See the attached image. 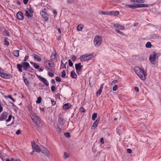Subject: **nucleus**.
I'll use <instances>...</instances> for the list:
<instances>
[{
    "label": "nucleus",
    "instance_id": "nucleus-31",
    "mask_svg": "<svg viewBox=\"0 0 161 161\" xmlns=\"http://www.w3.org/2000/svg\"><path fill=\"white\" fill-rule=\"evenodd\" d=\"M30 64L32 65L36 69H39V66L37 65L36 63H33L32 62H30Z\"/></svg>",
    "mask_w": 161,
    "mask_h": 161
},
{
    "label": "nucleus",
    "instance_id": "nucleus-39",
    "mask_svg": "<svg viewBox=\"0 0 161 161\" xmlns=\"http://www.w3.org/2000/svg\"><path fill=\"white\" fill-rule=\"evenodd\" d=\"M7 97L11 99L13 102H15V100L12 97L11 95H8Z\"/></svg>",
    "mask_w": 161,
    "mask_h": 161
},
{
    "label": "nucleus",
    "instance_id": "nucleus-63",
    "mask_svg": "<svg viewBox=\"0 0 161 161\" xmlns=\"http://www.w3.org/2000/svg\"><path fill=\"white\" fill-rule=\"evenodd\" d=\"M20 132H21L20 130H18L16 132V134L17 135H19L20 133Z\"/></svg>",
    "mask_w": 161,
    "mask_h": 161
},
{
    "label": "nucleus",
    "instance_id": "nucleus-32",
    "mask_svg": "<svg viewBox=\"0 0 161 161\" xmlns=\"http://www.w3.org/2000/svg\"><path fill=\"white\" fill-rule=\"evenodd\" d=\"M83 26L81 24L79 25L77 27V30L78 31H81L83 29Z\"/></svg>",
    "mask_w": 161,
    "mask_h": 161
},
{
    "label": "nucleus",
    "instance_id": "nucleus-50",
    "mask_svg": "<svg viewBox=\"0 0 161 161\" xmlns=\"http://www.w3.org/2000/svg\"><path fill=\"white\" fill-rule=\"evenodd\" d=\"M28 110L29 111L31 112L32 110V107L30 105H28L27 107Z\"/></svg>",
    "mask_w": 161,
    "mask_h": 161
},
{
    "label": "nucleus",
    "instance_id": "nucleus-56",
    "mask_svg": "<svg viewBox=\"0 0 161 161\" xmlns=\"http://www.w3.org/2000/svg\"><path fill=\"white\" fill-rule=\"evenodd\" d=\"M111 11H106L105 12V15H110Z\"/></svg>",
    "mask_w": 161,
    "mask_h": 161
},
{
    "label": "nucleus",
    "instance_id": "nucleus-59",
    "mask_svg": "<svg viewBox=\"0 0 161 161\" xmlns=\"http://www.w3.org/2000/svg\"><path fill=\"white\" fill-rule=\"evenodd\" d=\"M72 59L73 62H74L76 59V57L75 55H73L72 58Z\"/></svg>",
    "mask_w": 161,
    "mask_h": 161
},
{
    "label": "nucleus",
    "instance_id": "nucleus-15",
    "mask_svg": "<svg viewBox=\"0 0 161 161\" xmlns=\"http://www.w3.org/2000/svg\"><path fill=\"white\" fill-rule=\"evenodd\" d=\"M8 113L6 112L3 113L1 115L0 121H3L5 120L8 116Z\"/></svg>",
    "mask_w": 161,
    "mask_h": 161
},
{
    "label": "nucleus",
    "instance_id": "nucleus-58",
    "mask_svg": "<svg viewBox=\"0 0 161 161\" xmlns=\"http://www.w3.org/2000/svg\"><path fill=\"white\" fill-rule=\"evenodd\" d=\"M99 14L102 15H105V12L103 11H100L99 12Z\"/></svg>",
    "mask_w": 161,
    "mask_h": 161
},
{
    "label": "nucleus",
    "instance_id": "nucleus-21",
    "mask_svg": "<svg viewBox=\"0 0 161 161\" xmlns=\"http://www.w3.org/2000/svg\"><path fill=\"white\" fill-rule=\"evenodd\" d=\"M39 78L41 80V81L43 82L46 86H48L49 85L48 82L46 79L41 77V76H39Z\"/></svg>",
    "mask_w": 161,
    "mask_h": 161
},
{
    "label": "nucleus",
    "instance_id": "nucleus-35",
    "mask_svg": "<svg viewBox=\"0 0 161 161\" xmlns=\"http://www.w3.org/2000/svg\"><path fill=\"white\" fill-rule=\"evenodd\" d=\"M23 79H24V81L25 84L26 85H28L29 84V82L27 78L24 76H23Z\"/></svg>",
    "mask_w": 161,
    "mask_h": 161
},
{
    "label": "nucleus",
    "instance_id": "nucleus-51",
    "mask_svg": "<svg viewBox=\"0 0 161 161\" xmlns=\"http://www.w3.org/2000/svg\"><path fill=\"white\" fill-rule=\"evenodd\" d=\"M4 44L7 46H8L9 43L8 41H7L6 39H5L4 40Z\"/></svg>",
    "mask_w": 161,
    "mask_h": 161
},
{
    "label": "nucleus",
    "instance_id": "nucleus-62",
    "mask_svg": "<svg viewBox=\"0 0 161 161\" xmlns=\"http://www.w3.org/2000/svg\"><path fill=\"white\" fill-rule=\"evenodd\" d=\"M127 153H132V151L130 149H127Z\"/></svg>",
    "mask_w": 161,
    "mask_h": 161
},
{
    "label": "nucleus",
    "instance_id": "nucleus-5",
    "mask_svg": "<svg viewBox=\"0 0 161 161\" xmlns=\"http://www.w3.org/2000/svg\"><path fill=\"white\" fill-rule=\"evenodd\" d=\"M50 60H47L45 62L46 68L49 71H53L55 70V66L53 63L51 64Z\"/></svg>",
    "mask_w": 161,
    "mask_h": 161
},
{
    "label": "nucleus",
    "instance_id": "nucleus-53",
    "mask_svg": "<svg viewBox=\"0 0 161 161\" xmlns=\"http://www.w3.org/2000/svg\"><path fill=\"white\" fill-rule=\"evenodd\" d=\"M80 111L81 112H84L85 111V110L84 108L83 107H81L80 108Z\"/></svg>",
    "mask_w": 161,
    "mask_h": 161
},
{
    "label": "nucleus",
    "instance_id": "nucleus-9",
    "mask_svg": "<svg viewBox=\"0 0 161 161\" xmlns=\"http://www.w3.org/2000/svg\"><path fill=\"white\" fill-rule=\"evenodd\" d=\"M65 121H64V119L63 117H59L58 126L64 128L65 126Z\"/></svg>",
    "mask_w": 161,
    "mask_h": 161
},
{
    "label": "nucleus",
    "instance_id": "nucleus-4",
    "mask_svg": "<svg viewBox=\"0 0 161 161\" xmlns=\"http://www.w3.org/2000/svg\"><path fill=\"white\" fill-rule=\"evenodd\" d=\"M48 10V8H45L40 13L42 18L45 22H47L48 20V16L49 15L47 13Z\"/></svg>",
    "mask_w": 161,
    "mask_h": 161
},
{
    "label": "nucleus",
    "instance_id": "nucleus-52",
    "mask_svg": "<svg viewBox=\"0 0 161 161\" xmlns=\"http://www.w3.org/2000/svg\"><path fill=\"white\" fill-rule=\"evenodd\" d=\"M48 75L51 77H53L54 76V74L53 73L48 72Z\"/></svg>",
    "mask_w": 161,
    "mask_h": 161
},
{
    "label": "nucleus",
    "instance_id": "nucleus-34",
    "mask_svg": "<svg viewBox=\"0 0 161 161\" xmlns=\"http://www.w3.org/2000/svg\"><path fill=\"white\" fill-rule=\"evenodd\" d=\"M97 114L96 113H93L92 116V119L93 120H95L97 117Z\"/></svg>",
    "mask_w": 161,
    "mask_h": 161
},
{
    "label": "nucleus",
    "instance_id": "nucleus-24",
    "mask_svg": "<svg viewBox=\"0 0 161 161\" xmlns=\"http://www.w3.org/2000/svg\"><path fill=\"white\" fill-rule=\"evenodd\" d=\"M87 60H88L92 58L93 57V55L92 53L89 54H86Z\"/></svg>",
    "mask_w": 161,
    "mask_h": 161
},
{
    "label": "nucleus",
    "instance_id": "nucleus-23",
    "mask_svg": "<svg viewBox=\"0 0 161 161\" xmlns=\"http://www.w3.org/2000/svg\"><path fill=\"white\" fill-rule=\"evenodd\" d=\"M34 57L35 59L38 62H40L41 61V58L38 55L35 54H34Z\"/></svg>",
    "mask_w": 161,
    "mask_h": 161
},
{
    "label": "nucleus",
    "instance_id": "nucleus-3",
    "mask_svg": "<svg viewBox=\"0 0 161 161\" xmlns=\"http://www.w3.org/2000/svg\"><path fill=\"white\" fill-rule=\"evenodd\" d=\"M160 56V53H156L155 52H153V54L150 55L149 57V60L152 64H155L157 62L156 58H158V57Z\"/></svg>",
    "mask_w": 161,
    "mask_h": 161
},
{
    "label": "nucleus",
    "instance_id": "nucleus-2",
    "mask_svg": "<svg viewBox=\"0 0 161 161\" xmlns=\"http://www.w3.org/2000/svg\"><path fill=\"white\" fill-rule=\"evenodd\" d=\"M17 67L19 72H22L23 71L22 68L24 70L27 71L30 69L31 66L28 62H22L21 64H17Z\"/></svg>",
    "mask_w": 161,
    "mask_h": 161
},
{
    "label": "nucleus",
    "instance_id": "nucleus-26",
    "mask_svg": "<svg viewBox=\"0 0 161 161\" xmlns=\"http://www.w3.org/2000/svg\"><path fill=\"white\" fill-rule=\"evenodd\" d=\"M3 35L4 36H10L9 32L5 28H3Z\"/></svg>",
    "mask_w": 161,
    "mask_h": 161
},
{
    "label": "nucleus",
    "instance_id": "nucleus-10",
    "mask_svg": "<svg viewBox=\"0 0 161 161\" xmlns=\"http://www.w3.org/2000/svg\"><path fill=\"white\" fill-rule=\"evenodd\" d=\"M0 76L6 79H9L12 77L11 75L4 73L3 70L1 69V68H0Z\"/></svg>",
    "mask_w": 161,
    "mask_h": 161
},
{
    "label": "nucleus",
    "instance_id": "nucleus-55",
    "mask_svg": "<svg viewBox=\"0 0 161 161\" xmlns=\"http://www.w3.org/2000/svg\"><path fill=\"white\" fill-rule=\"evenodd\" d=\"M51 101L52 105V106H54L56 104V102L55 101H54L53 100H51Z\"/></svg>",
    "mask_w": 161,
    "mask_h": 161
},
{
    "label": "nucleus",
    "instance_id": "nucleus-57",
    "mask_svg": "<svg viewBox=\"0 0 161 161\" xmlns=\"http://www.w3.org/2000/svg\"><path fill=\"white\" fill-rule=\"evenodd\" d=\"M29 56L28 55L26 56L25 57L24 61L25 62V61H26L29 58Z\"/></svg>",
    "mask_w": 161,
    "mask_h": 161
},
{
    "label": "nucleus",
    "instance_id": "nucleus-29",
    "mask_svg": "<svg viewBox=\"0 0 161 161\" xmlns=\"http://www.w3.org/2000/svg\"><path fill=\"white\" fill-rule=\"evenodd\" d=\"M19 50H14L13 52L14 55L16 57L19 56Z\"/></svg>",
    "mask_w": 161,
    "mask_h": 161
},
{
    "label": "nucleus",
    "instance_id": "nucleus-7",
    "mask_svg": "<svg viewBox=\"0 0 161 161\" xmlns=\"http://www.w3.org/2000/svg\"><path fill=\"white\" fill-rule=\"evenodd\" d=\"M34 123L36 125H39L41 124V119L37 116L36 114H33L31 116Z\"/></svg>",
    "mask_w": 161,
    "mask_h": 161
},
{
    "label": "nucleus",
    "instance_id": "nucleus-64",
    "mask_svg": "<svg viewBox=\"0 0 161 161\" xmlns=\"http://www.w3.org/2000/svg\"><path fill=\"white\" fill-rule=\"evenodd\" d=\"M53 14L55 15V16L57 14V12L56 10H54L53 11Z\"/></svg>",
    "mask_w": 161,
    "mask_h": 161
},
{
    "label": "nucleus",
    "instance_id": "nucleus-14",
    "mask_svg": "<svg viewBox=\"0 0 161 161\" xmlns=\"http://www.w3.org/2000/svg\"><path fill=\"white\" fill-rule=\"evenodd\" d=\"M51 60L54 61V60H57L58 59V54L56 53V52L55 49H54V51L52 53L50 57Z\"/></svg>",
    "mask_w": 161,
    "mask_h": 161
},
{
    "label": "nucleus",
    "instance_id": "nucleus-6",
    "mask_svg": "<svg viewBox=\"0 0 161 161\" xmlns=\"http://www.w3.org/2000/svg\"><path fill=\"white\" fill-rule=\"evenodd\" d=\"M102 42V36L100 35L95 36L94 40V43L96 47L99 46Z\"/></svg>",
    "mask_w": 161,
    "mask_h": 161
},
{
    "label": "nucleus",
    "instance_id": "nucleus-25",
    "mask_svg": "<svg viewBox=\"0 0 161 161\" xmlns=\"http://www.w3.org/2000/svg\"><path fill=\"white\" fill-rule=\"evenodd\" d=\"M70 75L72 78L75 79L77 78V75L75 74V72L74 70L71 71L70 73Z\"/></svg>",
    "mask_w": 161,
    "mask_h": 161
},
{
    "label": "nucleus",
    "instance_id": "nucleus-18",
    "mask_svg": "<svg viewBox=\"0 0 161 161\" xmlns=\"http://www.w3.org/2000/svg\"><path fill=\"white\" fill-rule=\"evenodd\" d=\"M114 26L116 28V29H118V30H124L125 27L124 26L122 25L118 24H115L114 25Z\"/></svg>",
    "mask_w": 161,
    "mask_h": 161
},
{
    "label": "nucleus",
    "instance_id": "nucleus-54",
    "mask_svg": "<svg viewBox=\"0 0 161 161\" xmlns=\"http://www.w3.org/2000/svg\"><path fill=\"white\" fill-rule=\"evenodd\" d=\"M100 142L102 144H104V139L103 138H101L100 139Z\"/></svg>",
    "mask_w": 161,
    "mask_h": 161
},
{
    "label": "nucleus",
    "instance_id": "nucleus-12",
    "mask_svg": "<svg viewBox=\"0 0 161 161\" xmlns=\"http://www.w3.org/2000/svg\"><path fill=\"white\" fill-rule=\"evenodd\" d=\"M75 66L77 73L78 74H80L81 73V70L83 66V65H81V64L80 63H79L78 64H75Z\"/></svg>",
    "mask_w": 161,
    "mask_h": 161
},
{
    "label": "nucleus",
    "instance_id": "nucleus-61",
    "mask_svg": "<svg viewBox=\"0 0 161 161\" xmlns=\"http://www.w3.org/2000/svg\"><path fill=\"white\" fill-rule=\"evenodd\" d=\"M29 1V0H23V3L25 4H26Z\"/></svg>",
    "mask_w": 161,
    "mask_h": 161
},
{
    "label": "nucleus",
    "instance_id": "nucleus-27",
    "mask_svg": "<svg viewBox=\"0 0 161 161\" xmlns=\"http://www.w3.org/2000/svg\"><path fill=\"white\" fill-rule=\"evenodd\" d=\"M150 6H152V5H148L147 4H137L138 8L148 7Z\"/></svg>",
    "mask_w": 161,
    "mask_h": 161
},
{
    "label": "nucleus",
    "instance_id": "nucleus-45",
    "mask_svg": "<svg viewBox=\"0 0 161 161\" xmlns=\"http://www.w3.org/2000/svg\"><path fill=\"white\" fill-rule=\"evenodd\" d=\"M118 81L116 80H114L111 82V84L112 85H114Z\"/></svg>",
    "mask_w": 161,
    "mask_h": 161
},
{
    "label": "nucleus",
    "instance_id": "nucleus-16",
    "mask_svg": "<svg viewBox=\"0 0 161 161\" xmlns=\"http://www.w3.org/2000/svg\"><path fill=\"white\" fill-rule=\"evenodd\" d=\"M17 19L20 20H21L24 19L23 14L21 11H19L16 14Z\"/></svg>",
    "mask_w": 161,
    "mask_h": 161
},
{
    "label": "nucleus",
    "instance_id": "nucleus-41",
    "mask_svg": "<svg viewBox=\"0 0 161 161\" xmlns=\"http://www.w3.org/2000/svg\"><path fill=\"white\" fill-rule=\"evenodd\" d=\"M55 80L57 82H60L61 81V79L58 76H57L55 77Z\"/></svg>",
    "mask_w": 161,
    "mask_h": 161
},
{
    "label": "nucleus",
    "instance_id": "nucleus-60",
    "mask_svg": "<svg viewBox=\"0 0 161 161\" xmlns=\"http://www.w3.org/2000/svg\"><path fill=\"white\" fill-rule=\"evenodd\" d=\"M135 91L136 92H138L139 91V89L136 86H135Z\"/></svg>",
    "mask_w": 161,
    "mask_h": 161
},
{
    "label": "nucleus",
    "instance_id": "nucleus-36",
    "mask_svg": "<svg viewBox=\"0 0 161 161\" xmlns=\"http://www.w3.org/2000/svg\"><path fill=\"white\" fill-rule=\"evenodd\" d=\"M102 91V90L99 89L96 93L97 96L99 97L101 94Z\"/></svg>",
    "mask_w": 161,
    "mask_h": 161
},
{
    "label": "nucleus",
    "instance_id": "nucleus-1",
    "mask_svg": "<svg viewBox=\"0 0 161 161\" xmlns=\"http://www.w3.org/2000/svg\"><path fill=\"white\" fill-rule=\"evenodd\" d=\"M134 70L136 73L141 79L143 80H146L147 73L144 70L138 67H135L134 68Z\"/></svg>",
    "mask_w": 161,
    "mask_h": 161
},
{
    "label": "nucleus",
    "instance_id": "nucleus-40",
    "mask_svg": "<svg viewBox=\"0 0 161 161\" xmlns=\"http://www.w3.org/2000/svg\"><path fill=\"white\" fill-rule=\"evenodd\" d=\"M64 135L67 138H69L70 136V134L69 132L65 133Z\"/></svg>",
    "mask_w": 161,
    "mask_h": 161
},
{
    "label": "nucleus",
    "instance_id": "nucleus-11",
    "mask_svg": "<svg viewBox=\"0 0 161 161\" xmlns=\"http://www.w3.org/2000/svg\"><path fill=\"white\" fill-rule=\"evenodd\" d=\"M41 151L47 157H49L50 156V154L47 148L43 146H42L41 148Z\"/></svg>",
    "mask_w": 161,
    "mask_h": 161
},
{
    "label": "nucleus",
    "instance_id": "nucleus-20",
    "mask_svg": "<svg viewBox=\"0 0 161 161\" xmlns=\"http://www.w3.org/2000/svg\"><path fill=\"white\" fill-rule=\"evenodd\" d=\"M145 1V0H130L131 3H143Z\"/></svg>",
    "mask_w": 161,
    "mask_h": 161
},
{
    "label": "nucleus",
    "instance_id": "nucleus-30",
    "mask_svg": "<svg viewBox=\"0 0 161 161\" xmlns=\"http://www.w3.org/2000/svg\"><path fill=\"white\" fill-rule=\"evenodd\" d=\"M127 6L128 8H138L137 4L134 5H128Z\"/></svg>",
    "mask_w": 161,
    "mask_h": 161
},
{
    "label": "nucleus",
    "instance_id": "nucleus-43",
    "mask_svg": "<svg viewBox=\"0 0 161 161\" xmlns=\"http://www.w3.org/2000/svg\"><path fill=\"white\" fill-rule=\"evenodd\" d=\"M69 157V155L66 152H65L64 153V158L65 159H66Z\"/></svg>",
    "mask_w": 161,
    "mask_h": 161
},
{
    "label": "nucleus",
    "instance_id": "nucleus-47",
    "mask_svg": "<svg viewBox=\"0 0 161 161\" xmlns=\"http://www.w3.org/2000/svg\"><path fill=\"white\" fill-rule=\"evenodd\" d=\"M118 88L117 85H115L113 88V90L114 91H116Z\"/></svg>",
    "mask_w": 161,
    "mask_h": 161
},
{
    "label": "nucleus",
    "instance_id": "nucleus-8",
    "mask_svg": "<svg viewBox=\"0 0 161 161\" xmlns=\"http://www.w3.org/2000/svg\"><path fill=\"white\" fill-rule=\"evenodd\" d=\"M33 13V9L30 6L29 8H27L25 10V15L28 18L32 16V13Z\"/></svg>",
    "mask_w": 161,
    "mask_h": 161
},
{
    "label": "nucleus",
    "instance_id": "nucleus-37",
    "mask_svg": "<svg viewBox=\"0 0 161 161\" xmlns=\"http://www.w3.org/2000/svg\"><path fill=\"white\" fill-rule=\"evenodd\" d=\"M42 98L41 97H39L38 98L37 100L36 101V103L38 104H39L41 103L42 100Z\"/></svg>",
    "mask_w": 161,
    "mask_h": 161
},
{
    "label": "nucleus",
    "instance_id": "nucleus-44",
    "mask_svg": "<svg viewBox=\"0 0 161 161\" xmlns=\"http://www.w3.org/2000/svg\"><path fill=\"white\" fill-rule=\"evenodd\" d=\"M69 65L70 67H72L73 65V64L71 59H69L68 61Z\"/></svg>",
    "mask_w": 161,
    "mask_h": 161
},
{
    "label": "nucleus",
    "instance_id": "nucleus-49",
    "mask_svg": "<svg viewBox=\"0 0 161 161\" xmlns=\"http://www.w3.org/2000/svg\"><path fill=\"white\" fill-rule=\"evenodd\" d=\"M12 118V116L11 115H9L8 116V118L6 120V121L7 122H9L11 120V119Z\"/></svg>",
    "mask_w": 161,
    "mask_h": 161
},
{
    "label": "nucleus",
    "instance_id": "nucleus-13",
    "mask_svg": "<svg viewBox=\"0 0 161 161\" xmlns=\"http://www.w3.org/2000/svg\"><path fill=\"white\" fill-rule=\"evenodd\" d=\"M32 147L33 150L35 151L36 152L39 153L41 151V148L37 145L36 144V142L33 141L31 142Z\"/></svg>",
    "mask_w": 161,
    "mask_h": 161
},
{
    "label": "nucleus",
    "instance_id": "nucleus-17",
    "mask_svg": "<svg viewBox=\"0 0 161 161\" xmlns=\"http://www.w3.org/2000/svg\"><path fill=\"white\" fill-rule=\"evenodd\" d=\"M99 121L100 118H97L96 121L94 122V123H93V125L91 127L92 129H94L97 126Z\"/></svg>",
    "mask_w": 161,
    "mask_h": 161
},
{
    "label": "nucleus",
    "instance_id": "nucleus-46",
    "mask_svg": "<svg viewBox=\"0 0 161 161\" xmlns=\"http://www.w3.org/2000/svg\"><path fill=\"white\" fill-rule=\"evenodd\" d=\"M51 91L52 92H54L56 90V87L55 86H52L51 88Z\"/></svg>",
    "mask_w": 161,
    "mask_h": 161
},
{
    "label": "nucleus",
    "instance_id": "nucleus-48",
    "mask_svg": "<svg viewBox=\"0 0 161 161\" xmlns=\"http://www.w3.org/2000/svg\"><path fill=\"white\" fill-rule=\"evenodd\" d=\"M58 126V127L57 129V131L58 133H60L61 131V130L60 128V127H59V126Z\"/></svg>",
    "mask_w": 161,
    "mask_h": 161
},
{
    "label": "nucleus",
    "instance_id": "nucleus-38",
    "mask_svg": "<svg viewBox=\"0 0 161 161\" xmlns=\"http://www.w3.org/2000/svg\"><path fill=\"white\" fill-rule=\"evenodd\" d=\"M66 75V73L65 70H63L61 73V77L64 78L65 77Z\"/></svg>",
    "mask_w": 161,
    "mask_h": 161
},
{
    "label": "nucleus",
    "instance_id": "nucleus-33",
    "mask_svg": "<svg viewBox=\"0 0 161 161\" xmlns=\"http://www.w3.org/2000/svg\"><path fill=\"white\" fill-rule=\"evenodd\" d=\"M152 45L150 42H148L146 44V47L147 48H150L151 47Z\"/></svg>",
    "mask_w": 161,
    "mask_h": 161
},
{
    "label": "nucleus",
    "instance_id": "nucleus-28",
    "mask_svg": "<svg viewBox=\"0 0 161 161\" xmlns=\"http://www.w3.org/2000/svg\"><path fill=\"white\" fill-rule=\"evenodd\" d=\"M111 15H113L114 16H117L119 14V12L118 11H111L110 12Z\"/></svg>",
    "mask_w": 161,
    "mask_h": 161
},
{
    "label": "nucleus",
    "instance_id": "nucleus-19",
    "mask_svg": "<svg viewBox=\"0 0 161 161\" xmlns=\"http://www.w3.org/2000/svg\"><path fill=\"white\" fill-rule=\"evenodd\" d=\"M72 106L70 103H65L64 105L63 106V108L64 109L68 110L69 108H70L72 107Z\"/></svg>",
    "mask_w": 161,
    "mask_h": 161
},
{
    "label": "nucleus",
    "instance_id": "nucleus-42",
    "mask_svg": "<svg viewBox=\"0 0 161 161\" xmlns=\"http://www.w3.org/2000/svg\"><path fill=\"white\" fill-rule=\"evenodd\" d=\"M115 31L118 33L120 34L121 35H124L123 32L120 31L119 30H118V29H116Z\"/></svg>",
    "mask_w": 161,
    "mask_h": 161
},
{
    "label": "nucleus",
    "instance_id": "nucleus-22",
    "mask_svg": "<svg viewBox=\"0 0 161 161\" xmlns=\"http://www.w3.org/2000/svg\"><path fill=\"white\" fill-rule=\"evenodd\" d=\"M80 61L82 62L87 61L86 54L81 56L80 58Z\"/></svg>",
    "mask_w": 161,
    "mask_h": 161
}]
</instances>
